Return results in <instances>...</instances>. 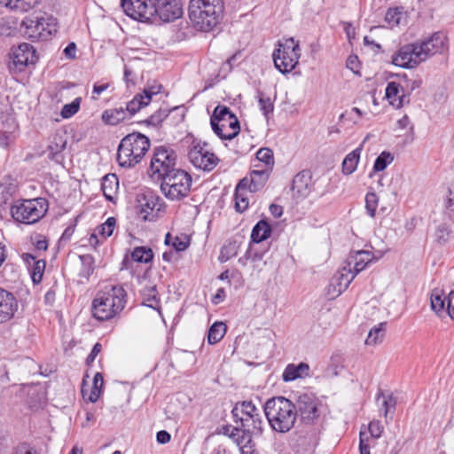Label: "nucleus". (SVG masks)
I'll return each instance as SVG.
<instances>
[{"label":"nucleus","mask_w":454,"mask_h":454,"mask_svg":"<svg viewBox=\"0 0 454 454\" xmlns=\"http://www.w3.org/2000/svg\"><path fill=\"white\" fill-rule=\"evenodd\" d=\"M110 86V83H95L92 90L91 98L93 100H98L99 96L106 91Z\"/></svg>","instance_id":"nucleus-60"},{"label":"nucleus","mask_w":454,"mask_h":454,"mask_svg":"<svg viewBox=\"0 0 454 454\" xmlns=\"http://www.w3.org/2000/svg\"><path fill=\"white\" fill-rule=\"evenodd\" d=\"M385 98L395 108H401L409 103V98L403 91L401 84L396 82H389L385 90Z\"/></svg>","instance_id":"nucleus-24"},{"label":"nucleus","mask_w":454,"mask_h":454,"mask_svg":"<svg viewBox=\"0 0 454 454\" xmlns=\"http://www.w3.org/2000/svg\"><path fill=\"white\" fill-rule=\"evenodd\" d=\"M67 136L66 132L57 131L51 137L47 147L48 158L57 163L64 160L63 152L67 147Z\"/></svg>","instance_id":"nucleus-23"},{"label":"nucleus","mask_w":454,"mask_h":454,"mask_svg":"<svg viewBox=\"0 0 454 454\" xmlns=\"http://www.w3.org/2000/svg\"><path fill=\"white\" fill-rule=\"evenodd\" d=\"M81 98H76L71 103L66 104L61 110V116L67 119L74 115L80 109Z\"/></svg>","instance_id":"nucleus-51"},{"label":"nucleus","mask_w":454,"mask_h":454,"mask_svg":"<svg viewBox=\"0 0 454 454\" xmlns=\"http://www.w3.org/2000/svg\"><path fill=\"white\" fill-rule=\"evenodd\" d=\"M48 203L43 198L16 201L11 207L12 218L21 223H37L47 212Z\"/></svg>","instance_id":"nucleus-9"},{"label":"nucleus","mask_w":454,"mask_h":454,"mask_svg":"<svg viewBox=\"0 0 454 454\" xmlns=\"http://www.w3.org/2000/svg\"><path fill=\"white\" fill-rule=\"evenodd\" d=\"M392 63L403 68H415L423 62L418 43L405 44L392 56Z\"/></svg>","instance_id":"nucleus-19"},{"label":"nucleus","mask_w":454,"mask_h":454,"mask_svg":"<svg viewBox=\"0 0 454 454\" xmlns=\"http://www.w3.org/2000/svg\"><path fill=\"white\" fill-rule=\"evenodd\" d=\"M301 52L299 42L294 37L279 41L272 54L275 67L282 74L290 73L298 65Z\"/></svg>","instance_id":"nucleus-7"},{"label":"nucleus","mask_w":454,"mask_h":454,"mask_svg":"<svg viewBox=\"0 0 454 454\" xmlns=\"http://www.w3.org/2000/svg\"><path fill=\"white\" fill-rule=\"evenodd\" d=\"M176 156L173 150L160 146L153 151L151 159L148 174L155 181H162L168 174L177 168H176Z\"/></svg>","instance_id":"nucleus-10"},{"label":"nucleus","mask_w":454,"mask_h":454,"mask_svg":"<svg viewBox=\"0 0 454 454\" xmlns=\"http://www.w3.org/2000/svg\"><path fill=\"white\" fill-rule=\"evenodd\" d=\"M165 244L172 246L176 252H182L188 248L190 239L185 234L172 236L170 233H167L165 236Z\"/></svg>","instance_id":"nucleus-38"},{"label":"nucleus","mask_w":454,"mask_h":454,"mask_svg":"<svg viewBox=\"0 0 454 454\" xmlns=\"http://www.w3.org/2000/svg\"><path fill=\"white\" fill-rule=\"evenodd\" d=\"M375 260L373 254L366 250H358L351 252L344 263L352 269V272L356 276L364 270L371 262Z\"/></svg>","instance_id":"nucleus-22"},{"label":"nucleus","mask_w":454,"mask_h":454,"mask_svg":"<svg viewBox=\"0 0 454 454\" xmlns=\"http://www.w3.org/2000/svg\"><path fill=\"white\" fill-rule=\"evenodd\" d=\"M20 32L33 42L47 41L57 32V20L48 14L27 16L20 23Z\"/></svg>","instance_id":"nucleus-6"},{"label":"nucleus","mask_w":454,"mask_h":454,"mask_svg":"<svg viewBox=\"0 0 454 454\" xmlns=\"http://www.w3.org/2000/svg\"><path fill=\"white\" fill-rule=\"evenodd\" d=\"M128 118L130 116L124 107L108 109L102 114L103 121L108 125H117Z\"/></svg>","instance_id":"nucleus-32"},{"label":"nucleus","mask_w":454,"mask_h":454,"mask_svg":"<svg viewBox=\"0 0 454 454\" xmlns=\"http://www.w3.org/2000/svg\"><path fill=\"white\" fill-rule=\"evenodd\" d=\"M149 148L150 141L145 136L129 134L118 146L117 161L122 168H132L141 161Z\"/></svg>","instance_id":"nucleus-5"},{"label":"nucleus","mask_w":454,"mask_h":454,"mask_svg":"<svg viewBox=\"0 0 454 454\" xmlns=\"http://www.w3.org/2000/svg\"><path fill=\"white\" fill-rule=\"evenodd\" d=\"M362 152L361 147H357L356 149L350 152L346 155L342 161V173L344 175H351L356 170L357 165L360 160V154Z\"/></svg>","instance_id":"nucleus-35"},{"label":"nucleus","mask_w":454,"mask_h":454,"mask_svg":"<svg viewBox=\"0 0 454 454\" xmlns=\"http://www.w3.org/2000/svg\"><path fill=\"white\" fill-rule=\"evenodd\" d=\"M385 21L390 28L404 26L408 21V14L403 7L389 8L386 12Z\"/></svg>","instance_id":"nucleus-30"},{"label":"nucleus","mask_w":454,"mask_h":454,"mask_svg":"<svg viewBox=\"0 0 454 454\" xmlns=\"http://www.w3.org/2000/svg\"><path fill=\"white\" fill-rule=\"evenodd\" d=\"M224 12L223 0H190L188 15L193 26L209 31L219 24Z\"/></svg>","instance_id":"nucleus-2"},{"label":"nucleus","mask_w":454,"mask_h":454,"mask_svg":"<svg viewBox=\"0 0 454 454\" xmlns=\"http://www.w3.org/2000/svg\"><path fill=\"white\" fill-rule=\"evenodd\" d=\"M417 43L423 62L435 54H443L449 50L448 36L442 32H436Z\"/></svg>","instance_id":"nucleus-17"},{"label":"nucleus","mask_w":454,"mask_h":454,"mask_svg":"<svg viewBox=\"0 0 454 454\" xmlns=\"http://www.w3.org/2000/svg\"><path fill=\"white\" fill-rule=\"evenodd\" d=\"M292 190L294 196L297 198L307 197L312 190L311 176L308 172L298 173L293 180Z\"/></svg>","instance_id":"nucleus-25"},{"label":"nucleus","mask_w":454,"mask_h":454,"mask_svg":"<svg viewBox=\"0 0 454 454\" xmlns=\"http://www.w3.org/2000/svg\"><path fill=\"white\" fill-rule=\"evenodd\" d=\"M121 4L124 12L136 20L150 22L153 20V0H121Z\"/></svg>","instance_id":"nucleus-16"},{"label":"nucleus","mask_w":454,"mask_h":454,"mask_svg":"<svg viewBox=\"0 0 454 454\" xmlns=\"http://www.w3.org/2000/svg\"><path fill=\"white\" fill-rule=\"evenodd\" d=\"M10 58L9 69L12 72H22L27 67L34 65L37 61L35 50L27 43L13 48Z\"/></svg>","instance_id":"nucleus-15"},{"label":"nucleus","mask_w":454,"mask_h":454,"mask_svg":"<svg viewBox=\"0 0 454 454\" xmlns=\"http://www.w3.org/2000/svg\"><path fill=\"white\" fill-rule=\"evenodd\" d=\"M394 160L393 155L388 152H382L375 160L372 172L369 177L372 178L378 172L387 168Z\"/></svg>","instance_id":"nucleus-39"},{"label":"nucleus","mask_w":454,"mask_h":454,"mask_svg":"<svg viewBox=\"0 0 454 454\" xmlns=\"http://www.w3.org/2000/svg\"><path fill=\"white\" fill-rule=\"evenodd\" d=\"M210 124L215 134L223 140H231L240 131L238 118L225 106H217L215 108Z\"/></svg>","instance_id":"nucleus-8"},{"label":"nucleus","mask_w":454,"mask_h":454,"mask_svg":"<svg viewBox=\"0 0 454 454\" xmlns=\"http://www.w3.org/2000/svg\"><path fill=\"white\" fill-rule=\"evenodd\" d=\"M231 413L238 427L233 428L231 437L242 454H253L254 445L252 436L261 435L263 427L260 410L252 402L244 401L237 403Z\"/></svg>","instance_id":"nucleus-1"},{"label":"nucleus","mask_w":454,"mask_h":454,"mask_svg":"<svg viewBox=\"0 0 454 454\" xmlns=\"http://www.w3.org/2000/svg\"><path fill=\"white\" fill-rule=\"evenodd\" d=\"M354 114H356L357 117H360V118L363 116V113L359 108L353 107L350 111H347L346 113L342 114L340 118V119L347 118L348 120L351 121L353 123L356 124L357 119L353 118Z\"/></svg>","instance_id":"nucleus-61"},{"label":"nucleus","mask_w":454,"mask_h":454,"mask_svg":"<svg viewBox=\"0 0 454 454\" xmlns=\"http://www.w3.org/2000/svg\"><path fill=\"white\" fill-rule=\"evenodd\" d=\"M168 111L165 109H159L154 114H153L148 119H146L145 121L148 125H152L153 127H157L160 125L164 119L168 116Z\"/></svg>","instance_id":"nucleus-53"},{"label":"nucleus","mask_w":454,"mask_h":454,"mask_svg":"<svg viewBox=\"0 0 454 454\" xmlns=\"http://www.w3.org/2000/svg\"><path fill=\"white\" fill-rule=\"evenodd\" d=\"M450 234V230L445 224H441L437 227L435 231V239L438 243L442 244L445 243Z\"/></svg>","instance_id":"nucleus-56"},{"label":"nucleus","mask_w":454,"mask_h":454,"mask_svg":"<svg viewBox=\"0 0 454 454\" xmlns=\"http://www.w3.org/2000/svg\"><path fill=\"white\" fill-rule=\"evenodd\" d=\"M257 169H254L250 173L248 180V190L250 192H255L260 190L267 182L270 170L261 168L260 164H254Z\"/></svg>","instance_id":"nucleus-27"},{"label":"nucleus","mask_w":454,"mask_h":454,"mask_svg":"<svg viewBox=\"0 0 454 454\" xmlns=\"http://www.w3.org/2000/svg\"><path fill=\"white\" fill-rule=\"evenodd\" d=\"M309 373V366L306 363L299 364H289L285 368L282 379L285 382L295 380L297 379L307 377Z\"/></svg>","instance_id":"nucleus-28"},{"label":"nucleus","mask_w":454,"mask_h":454,"mask_svg":"<svg viewBox=\"0 0 454 454\" xmlns=\"http://www.w3.org/2000/svg\"><path fill=\"white\" fill-rule=\"evenodd\" d=\"M21 257L29 268L33 282L35 284L41 282L45 269V261L37 260L35 255L28 253L23 254Z\"/></svg>","instance_id":"nucleus-26"},{"label":"nucleus","mask_w":454,"mask_h":454,"mask_svg":"<svg viewBox=\"0 0 454 454\" xmlns=\"http://www.w3.org/2000/svg\"><path fill=\"white\" fill-rule=\"evenodd\" d=\"M347 67L355 74H359L360 62L358 58L355 55H351L347 59Z\"/></svg>","instance_id":"nucleus-62"},{"label":"nucleus","mask_w":454,"mask_h":454,"mask_svg":"<svg viewBox=\"0 0 454 454\" xmlns=\"http://www.w3.org/2000/svg\"><path fill=\"white\" fill-rule=\"evenodd\" d=\"M446 310L448 315L454 311V291H451L447 296Z\"/></svg>","instance_id":"nucleus-64"},{"label":"nucleus","mask_w":454,"mask_h":454,"mask_svg":"<svg viewBox=\"0 0 454 454\" xmlns=\"http://www.w3.org/2000/svg\"><path fill=\"white\" fill-rule=\"evenodd\" d=\"M257 98L260 110L262 112L263 115L268 118L274 109V105L270 98L262 92H259Z\"/></svg>","instance_id":"nucleus-49"},{"label":"nucleus","mask_w":454,"mask_h":454,"mask_svg":"<svg viewBox=\"0 0 454 454\" xmlns=\"http://www.w3.org/2000/svg\"><path fill=\"white\" fill-rule=\"evenodd\" d=\"M13 454H40V453L37 451V450L35 447H33L27 443H21L15 448Z\"/></svg>","instance_id":"nucleus-59"},{"label":"nucleus","mask_w":454,"mask_h":454,"mask_svg":"<svg viewBox=\"0 0 454 454\" xmlns=\"http://www.w3.org/2000/svg\"><path fill=\"white\" fill-rule=\"evenodd\" d=\"M431 308L436 314H441L446 309L447 296L440 289H434L431 294Z\"/></svg>","instance_id":"nucleus-40"},{"label":"nucleus","mask_w":454,"mask_h":454,"mask_svg":"<svg viewBox=\"0 0 454 454\" xmlns=\"http://www.w3.org/2000/svg\"><path fill=\"white\" fill-rule=\"evenodd\" d=\"M191 185V176L184 170L177 168L161 181L160 190L168 199L178 200L188 195Z\"/></svg>","instance_id":"nucleus-11"},{"label":"nucleus","mask_w":454,"mask_h":454,"mask_svg":"<svg viewBox=\"0 0 454 454\" xmlns=\"http://www.w3.org/2000/svg\"><path fill=\"white\" fill-rule=\"evenodd\" d=\"M184 9L181 0H154L153 19L163 22H171L183 16Z\"/></svg>","instance_id":"nucleus-20"},{"label":"nucleus","mask_w":454,"mask_h":454,"mask_svg":"<svg viewBox=\"0 0 454 454\" xmlns=\"http://www.w3.org/2000/svg\"><path fill=\"white\" fill-rule=\"evenodd\" d=\"M0 4L11 10L26 12L38 4V0H0Z\"/></svg>","instance_id":"nucleus-36"},{"label":"nucleus","mask_w":454,"mask_h":454,"mask_svg":"<svg viewBox=\"0 0 454 454\" xmlns=\"http://www.w3.org/2000/svg\"><path fill=\"white\" fill-rule=\"evenodd\" d=\"M379 203V198L375 192H368L365 196V208L371 217H374Z\"/></svg>","instance_id":"nucleus-52"},{"label":"nucleus","mask_w":454,"mask_h":454,"mask_svg":"<svg viewBox=\"0 0 454 454\" xmlns=\"http://www.w3.org/2000/svg\"><path fill=\"white\" fill-rule=\"evenodd\" d=\"M237 254L236 246L234 244H229L223 246L219 254V261L222 262H227Z\"/></svg>","instance_id":"nucleus-55"},{"label":"nucleus","mask_w":454,"mask_h":454,"mask_svg":"<svg viewBox=\"0 0 454 454\" xmlns=\"http://www.w3.org/2000/svg\"><path fill=\"white\" fill-rule=\"evenodd\" d=\"M385 336V324L380 323L377 326H374L368 333L365 340L367 346H376L382 342Z\"/></svg>","instance_id":"nucleus-43"},{"label":"nucleus","mask_w":454,"mask_h":454,"mask_svg":"<svg viewBox=\"0 0 454 454\" xmlns=\"http://www.w3.org/2000/svg\"><path fill=\"white\" fill-rule=\"evenodd\" d=\"M19 309V302L14 294L0 288V325L14 317Z\"/></svg>","instance_id":"nucleus-21"},{"label":"nucleus","mask_w":454,"mask_h":454,"mask_svg":"<svg viewBox=\"0 0 454 454\" xmlns=\"http://www.w3.org/2000/svg\"><path fill=\"white\" fill-rule=\"evenodd\" d=\"M248 180L247 178H243L239 181L236 187L235 191V208L239 212H244L249 204L248 198Z\"/></svg>","instance_id":"nucleus-29"},{"label":"nucleus","mask_w":454,"mask_h":454,"mask_svg":"<svg viewBox=\"0 0 454 454\" xmlns=\"http://www.w3.org/2000/svg\"><path fill=\"white\" fill-rule=\"evenodd\" d=\"M256 160L262 165L261 168H267L271 171L274 165L273 153L269 148H261L256 153Z\"/></svg>","instance_id":"nucleus-45"},{"label":"nucleus","mask_w":454,"mask_h":454,"mask_svg":"<svg viewBox=\"0 0 454 454\" xmlns=\"http://www.w3.org/2000/svg\"><path fill=\"white\" fill-rule=\"evenodd\" d=\"M188 158L191 163L197 168L211 171L218 164V158L212 153L206 143L193 140L189 152Z\"/></svg>","instance_id":"nucleus-14"},{"label":"nucleus","mask_w":454,"mask_h":454,"mask_svg":"<svg viewBox=\"0 0 454 454\" xmlns=\"http://www.w3.org/2000/svg\"><path fill=\"white\" fill-rule=\"evenodd\" d=\"M371 436L373 438H380L383 432V427L381 423L378 420H373L369 424L368 427Z\"/></svg>","instance_id":"nucleus-58"},{"label":"nucleus","mask_w":454,"mask_h":454,"mask_svg":"<svg viewBox=\"0 0 454 454\" xmlns=\"http://www.w3.org/2000/svg\"><path fill=\"white\" fill-rule=\"evenodd\" d=\"M149 105V98L142 96L141 93L136 95L132 100L127 103L125 109L129 113V116H133L141 108L145 107Z\"/></svg>","instance_id":"nucleus-41"},{"label":"nucleus","mask_w":454,"mask_h":454,"mask_svg":"<svg viewBox=\"0 0 454 454\" xmlns=\"http://www.w3.org/2000/svg\"><path fill=\"white\" fill-rule=\"evenodd\" d=\"M126 303V292L121 286H107L93 300L92 313L100 321L114 317Z\"/></svg>","instance_id":"nucleus-3"},{"label":"nucleus","mask_w":454,"mask_h":454,"mask_svg":"<svg viewBox=\"0 0 454 454\" xmlns=\"http://www.w3.org/2000/svg\"><path fill=\"white\" fill-rule=\"evenodd\" d=\"M297 415L305 424H313L322 415L325 411L323 402L313 394H302L296 399Z\"/></svg>","instance_id":"nucleus-13"},{"label":"nucleus","mask_w":454,"mask_h":454,"mask_svg":"<svg viewBox=\"0 0 454 454\" xmlns=\"http://www.w3.org/2000/svg\"><path fill=\"white\" fill-rule=\"evenodd\" d=\"M142 303L154 309H160V297L155 285H150L142 290Z\"/></svg>","instance_id":"nucleus-33"},{"label":"nucleus","mask_w":454,"mask_h":454,"mask_svg":"<svg viewBox=\"0 0 454 454\" xmlns=\"http://www.w3.org/2000/svg\"><path fill=\"white\" fill-rule=\"evenodd\" d=\"M226 333V325L223 322L214 323L208 330L207 341L209 344L219 342Z\"/></svg>","instance_id":"nucleus-42"},{"label":"nucleus","mask_w":454,"mask_h":454,"mask_svg":"<svg viewBox=\"0 0 454 454\" xmlns=\"http://www.w3.org/2000/svg\"><path fill=\"white\" fill-rule=\"evenodd\" d=\"M17 192V182L11 176H4L0 184V193L4 200H9Z\"/></svg>","instance_id":"nucleus-44"},{"label":"nucleus","mask_w":454,"mask_h":454,"mask_svg":"<svg viewBox=\"0 0 454 454\" xmlns=\"http://www.w3.org/2000/svg\"><path fill=\"white\" fill-rule=\"evenodd\" d=\"M396 402L395 398L391 395L383 396L382 407L380 408V411L383 412V416L387 420L388 413H393L395 408Z\"/></svg>","instance_id":"nucleus-54"},{"label":"nucleus","mask_w":454,"mask_h":454,"mask_svg":"<svg viewBox=\"0 0 454 454\" xmlns=\"http://www.w3.org/2000/svg\"><path fill=\"white\" fill-rule=\"evenodd\" d=\"M271 233V228L267 221H259L253 228L251 239L253 242L260 243L267 239Z\"/></svg>","instance_id":"nucleus-37"},{"label":"nucleus","mask_w":454,"mask_h":454,"mask_svg":"<svg viewBox=\"0 0 454 454\" xmlns=\"http://www.w3.org/2000/svg\"><path fill=\"white\" fill-rule=\"evenodd\" d=\"M18 126L12 118H8L6 122H3L0 127V147L7 148L15 137L14 132Z\"/></svg>","instance_id":"nucleus-31"},{"label":"nucleus","mask_w":454,"mask_h":454,"mask_svg":"<svg viewBox=\"0 0 454 454\" xmlns=\"http://www.w3.org/2000/svg\"><path fill=\"white\" fill-rule=\"evenodd\" d=\"M264 412L272 429L280 433L288 432L297 418L295 405L283 396L268 400L264 405Z\"/></svg>","instance_id":"nucleus-4"},{"label":"nucleus","mask_w":454,"mask_h":454,"mask_svg":"<svg viewBox=\"0 0 454 454\" xmlns=\"http://www.w3.org/2000/svg\"><path fill=\"white\" fill-rule=\"evenodd\" d=\"M162 86L159 83H153L146 86L143 92L142 96H146L149 98V103L152 101L153 97L158 95L161 91Z\"/></svg>","instance_id":"nucleus-57"},{"label":"nucleus","mask_w":454,"mask_h":454,"mask_svg":"<svg viewBox=\"0 0 454 454\" xmlns=\"http://www.w3.org/2000/svg\"><path fill=\"white\" fill-rule=\"evenodd\" d=\"M119 187V182L116 175L114 174H108L104 176L103 182L101 184V188L103 191V193L105 197L110 200L113 201L114 199V196L116 194V191Z\"/></svg>","instance_id":"nucleus-34"},{"label":"nucleus","mask_w":454,"mask_h":454,"mask_svg":"<svg viewBox=\"0 0 454 454\" xmlns=\"http://www.w3.org/2000/svg\"><path fill=\"white\" fill-rule=\"evenodd\" d=\"M165 204L153 192L147 190L136 198V212L144 221L156 220L164 211Z\"/></svg>","instance_id":"nucleus-12"},{"label":"nucleus","mask_w":454,"mask_h":454,"mask_svg":"<svg viewBox=\"0 0 454 454\" xmlns=\"http://www.w3.org/2000/svg\"><path fill=\"white\" fill-rule=\"evenodd\" d=\"M153 257L151 248L146 247H137L131 253V258L137 262H149Z\"/></svg>","instance_id":"nucleus-46"},{"label":"nucleus","mask_w":454,"mask_h":454,"mask_svg":"<svg viewBox=\"0 0 454 454\" xmlns=\"http://www.w3.org/2000/svg\"><path fill=\"white\" fill-rule=\"evenodd\" d=\"M405 92L406 96H409L417 89H419L422 81L419 78H408L406 75H403L401 82H399Z\"/></svg>","instance_id":"nucleus-47"},{"label":"nucleus","mask_w":454,"mask_h":454,"mask_svg":"<svg viewBox=\"0 0 454 454\" xmlns=\"http://www.w3.org/2000/svg\"><path fill=\"white\" fill-rule=\"evenodd\" d=\"M102 386H103V376L101 373L97 372L94 375L93 386H92L90 393L88 396V400L90 402L95 403L98 399V397L100 395V390H101Z\"/></svg>","instance_id":"nucleus-50"},{"label":"nucleus","mask_w":454,"mask_h":454,"mask_svg":"<svg viewBox=\"0 0 454 454\" xmlns=\"http://www.w3.org/2000/svg\"><path fill=\"white\" fill-rule=\"evenodd\" d=\"M355 278L356 275L352 272V269L343 263L333 276L326 287L328 299L333 300L340 295L348 287Z\"/></svg>","instance_id":"nucleus-18"},{"label":"nucleus","mask_w":454,"mask_h":454,"mask_svg":"<svg viewBox=\"0 0 454 454\" xmlns=\"http://www.w3.org/2000/svg\"><path fill=\"white\" fill-rule=\"evenodd\" d=\"M445 205L450 215L454 216V189L449 190Z\"/></svg>","instance_id":"nucleus-63"},{"label":"nucleus","mask_w":454,"mask_h":454,"mask_svg":"<svg viewBox=\"0 0 454 454\" xmlns=\"http://www.w3.org/2000/svg\"><path fill=\"white\" fill-rule=\"evenodd\" d=\"M116 225V220L114 217H109L107 220L99 225L96 231L99 234L100 238L104 240L106 239L108 237H110L115 228Z\"/></svg>","instance_id":"nucleus-48"}]
</instances>
